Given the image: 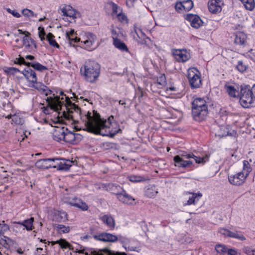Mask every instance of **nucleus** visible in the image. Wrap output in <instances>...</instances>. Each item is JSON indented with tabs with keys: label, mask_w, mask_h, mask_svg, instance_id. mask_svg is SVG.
<instances>
[{
	"label": "nucleus",
	"mask_w": 255,
	"mask_h": 255,
	"mask_svg": "<svg viewBox=\"0 0 255 255\" xmlns=\"http://www.w3.org/2000/svg\"><path fill=\"white\" fill-rule=\"evenodd\" d=\"M158 193L154 186L148 188L145 191V195L149 198H153Z\"/></svg>",
	"instance_id": "nucleus-39"
},
{
	"label": "nucleus",
	"mask_w": 255,
	"mask_h": 255,
	"mask_svg": "<svg viewBox=\"0 0 255 255\" xmlns=\"http://www.w3.org/2000/svg\"><path fill=\"white\" fill-rule=\"evenodd\" d=\"M69 204L72 206L80 209L82 211H87L89 208L88 206L85 202L76 197L70 199Z\"/></svg>",
	"instance_id": "nucleus-19"
},
{
	"label": "nucleus",
	"mask_w": 255,
	"mask_h": 255,
	"mask_svg": "<svg viewBox=\"0 0 255 255\" xmlns=\"http://www.w3.org/2000/svg\"><path fill=\"white\" fill-rule=\"evenodd\" d=\"M54 228L60 234L68 233L70 231V227L65 226L61 224L55 225Z\"/></svg>",
	"instance_id": "nucleus-34"
},
{
	"label": "nucleus",
	"mask_w": 255,
	"mask_h": 255,
	"mask_svg": "<svg viewBox=\"0 0 255 255\" xmlns=\"http://www.w3.org/2000/svg\"><path fill=\"white\" fill-rule=\"evenodd\" d=\"M104 249L103 250H100L99 251H93L91 252V255H104L103 252L105 253L104 251Z\"/></svg>",
	"instance_id": "nucleus-63"
},
{
	"label": "nucleus",
	"mask_w": 255,
	"mask_h": 255,
	"mask_svg": "<svg viewBox=\"0 0 255 255\" xmlns=\"http://www.w3.org/2000/svg\"><path fill=\"white\" fill-rule=\"evenodd\" d=\"M185 18L190 22L191 26L194 28H198L203 25V21L197 15L189 13L185 15Z\"/></svg>",
	"instance_id": "nucleus-14"
},
{
	"label": "nucleus",
	"mask_w": 255,
	"mask_h": 255,
	"mask_svg": "<svg viewBox=\"0 0 255 255\" xmlns=\"http://www.w3.org/2000/svg\"><path fill=\"white\" fill-rule=\"evenodd\" d=\"M226 90L228 94L233 97H236V93H238L236 89L233 86H226Z\"/></svg>",
	"instance_id": "nucleus-42"
},
{
	"label": "nucleus",
	"mask_w": 255,
	"mask_h": 255,
	"mask_svg": "<svg viewBox=\"0 0 255 255\" xmlns=\"http://www.w3.org/2000/svg\"><path fill=\"white\" fill-rule=\"evenodd\" d=\"M136 0H127L126 1L127 5L129 7L133 6V3Z\"/></svg>",
	"instance_id": "nucleus-64"
},
{
	"label": "nucleus",
	"mask_w": 255,
	"mask_h": 255,
	"mask_svg": "<svg viewBox=\"0 0 255 255\" xmlns=\"http://www.w3.org/2000/svg\"><path fill=\"white\" fill-rule=\"evenodd\" d=\"M59 162L53 165V168H56L58 170L67 171L72 166L73 161L70 160H66L64 158H58Z\"/></svg>",
	"instance_id": "nucleus-16"
},
{
	"label": "nucleus",
	"mask_w": 255,
	"mask_h": 255,
	"mask_svg": "<svg viewBox=\"0 0 255 255\" xmlns=\"http://www.w3.org/2000/svg\"><path fill=\"white\" fill-rule=\"evenodd\" d=\"M187 78L192 89L200 87L202 83L200 72L196 68H189L188 70Z\"/></svg>",
	"instance_id": "nucleus-7"
},
{
	"label": "nucleus",
	"mask_w": 255,
	"mask_h": 255,
	"mask_svg": "<svg viewBox=\"0 0 255 255\" xmlns=\"http://www.w3.org/2000/svg\"><path fill=\"white\" fill-rule=\"evenodd\" d=\"M175 9L178 11L180 12V10H182V8H183V1L177 2V3L175 5Z\"/></svg>",
	"instance_id": "nucleus-60"
},
{
	"label": "nucleus",
	"mask_w": 255,
	"mask_h": 255,
	"mask_svg": "<svg viewBox=\"0 0 255 255\" xmlns=\"http://www.w3.org/2000/svg\"><path fill=\"white\" fill-rule=\"evenodd\" d=\"M27 66L29 67L31 66L34 69L39 71H43L48 69L46 66L41 65L38 62H35L27 63Z\"/></svg>",
	"instance_id": "nucleus-33"
},
{
	"label": "nucleus",
	"mask_w": 255,
	"mask_h": 255,
	"mask_svg": "<svg viewBox=\"0 0 255 255\" xmlns=\"http://www.w3.org/2000/svg\"><path fill=\"white\" fill-rule=\"evenodd\" d=\"M183 9L185 11H189L193 7V2L192 0H186L183 1Z\"/></svg>",
	"instance_id": "nucleus-44"
},
{
	"label": "nucleus",
	"mask_w": 255,
	"mask_h": 255,
	"mask_svg": "<svg viewBox=\"0 0 255 255\" xmlns=\"http://www.w3.org/2000/svg\"><path fill=\"white\" fill-rule=\"evenodd\" d=\"M63 140L73 144H77L81 140V135L78 133H74L67 128H65Z\"/></svg>",
	"instance_id": "nucleus-11"
},
{
	"label": "nucleus",
	"mask_w": 255,
	"mask_h": 255,
	"mask_svg": "<svg viewBox=\"0 0 255 255\" xmlns=\"http://www.w3.org/2000/svg\"><path fill=\"white\" fill-rule=\"evenodd\" d=\"M202 196V195L200 193H192V196L189 197V199L188 200L187 204L191 205L192 204H195L196 202H197L199 200Z\"/></svg>",
	"instance_id": "nucleus-37"
},
{
	"label": "nucleus",
	"mask_w": 255,
	"mask_h": 255,
	"mask_svg": "<svg viewBox=\"0 0 255 255\" xmlns=\"http://www.w3.org/2000/svg\"><path fill=\"white\" fill-rule=\"evenodd\" d=\"M96 35L91 32H86L83 35L81 43H83L86 48H92V46L96 40Z\"/></svg>",
	"instance_id": "nucleus-13"
},
{
	"label": "nucleus",
	"mask_w": 255,
	"mask_h": 255,
	"mask_svg": "<svg viewBox=\"0 0 255 255\" xmlns=\"http://www.w3.org/2000/svg\"><path fill=\"white\" fill-rule=\"evenodd\" d=\"M215 249L218 253L223 254L227 252L228 248L225 245L219 244L216 246Z\"/></svg>",
	"instance_id": "nucleus-48"
},
{
	"label": "nucleus",
	"mask_w": 255,
	"mask_h": 255,
	"mask_svg": "<svg viewBox=\"0 0 255 255\" xmlns=\"http://www.w3.org/2000/svg\"><path fill=\"white\" fill-rule=\"evenodd\" d=\"M60 100L63 102V105H65L67 109L69 111L70 109L73 110L75 112L81 114V109L74 103H72L68 96L65 95L62 91L59 92Z\"/></svg>",
	"instance_id": "nucleus-8"
},
{
	"label": "nucleus",
	"mask_w": 255,
	"mask_h": 255,
	"mask_svg": "<svg viewBox=\"0 0 255 255\" xmlns=\"http://www.w3.org/2000/svg\"><path fill=\"white\" fill-rule=\"evenodd\" d=\"M58 160V158L41 159L37 160L35 165L38 168L48 169L53 167V165L48 164L49 162H55Z\"/></svg>",
	"instance_id": "nucleus-18"
},
{
	"label": "nucleus",
	"mask_w": 255,
	"mask_h": 255,
	"mask_svg": "<svg viewBox=\"0 0 255 255\" xmlns=\"http://www.w3.org/2000/svg\"><path fill=\"white\" fill-rule=\"evenodd\" d=\"M241 1L245 8L249 10H253L255 7V0H240Z\"/></svg>",
	"instance_id": "nucleus-36"
},
{
	"label": "nucleus",
	"mask_w": 255,
	"mask_h": 255,
	"mask_svg": "<svg viewBox=\"0 0 255 255\" xmlns=\"http://www.w3.org/2000/svg\"><path fill=\"white\" fill-rule=\"evenodd\" d=\"M113 44L114 46L122 51H128V48L126 44L118 38H113Z\"/></svg>",
	"instance_id": "nucleus-29"
},
{
	"label": "nucleus",
	"mask_w": 255,
	"mask_h": 255,
	"mask_svg": "<svg viewBox=\"0 0 255 255\" xmlns=\"http://www.w3.org/2000/svg\"><path fill=\"white\" fill-rule=\"evenodd\" d=\"M22 42L25 48L29 52L36 49L37 48L34 41L32 39L28 38L27 36L23 37Z\"/></svg>",
	"instance_id": "nucleus-21"
},
{
	"label": "nucleus",
	"mask_w": 255,
	"mask_h": 255,
	"mask_svg": "<svg viewBox=\"0 0 255 255\" xmlns=\"http://www.w3.org/2000/svg\"><path fill=\"white\" fill-rule=\"evenodd\" d=\"M191 158H193L196 163L198 164H204L209 159V156L206 155V156L201 157L199 156H196L194 154V156H192Z\"/></svg>",
	"instance_id": "nucleus-40"
},
{
	"label": "nucleus",
	"mask_w": 255,
	"mask_h": 255,
	"mask_svg": "<svg viewBox=\"0 0 255 255\" xmlns=\"http://www.w3.org/2000/svg\"><path fill=\"white\" fill-rule=\"evenodd\" d=\"M134 32L136 34L137 38H138L140 40H138L135 36H134V39H136L138 42L141 45L146 44V39H148V38L146 37L145 35L142 32L141 29L137 28H134Z\"/></svg>",
	"instance_id": "nucleus-26"
},
{
	"label": "nucleus",
	"mask_w": 255,
	"mask_h": 255,
	"mask_svg": "<svg viewBox=\"0 0 255 255\" xmlns=\"http://www.w3.org/2000/svg\"><path fill=\"white\" fill-rule=\"evenodd\" d=\"M65 131V128H64L55 130L53 135V139L57 141L63 140Z\"/></svg>",
	"instance_id": "nucleus-30"
},
{
	"label": "nucleus",
	"mask_w": 255,
	"mask_h": 255,
	"mask_svg": "<svg viewBox=\"0 0 255 255\" xmlns=\"http://www.w3.org/2000/svg\"><path fill=\"white\" fill-rule=\"evenodd\" d=\"M110 7L112 9V14L117 15L119 12L122 11V8L113 1L108 2Z\"/></svg>",
	"instance_id": "nucleus-35"
},
{
	"label": "nucleus",
	"mask_w": 255,
	"mask_h": 255,
	"mask_svg": "<svg viewBox=\"0 0 255 255\" xmlns=\"http://www.w3.org/2000/svg\"><path fill=\"white\" fill-rule=\"evenodd\" d=\"M247 177L243 171H241L235 175L229 176L228 179L231 184L235 186H240L244 183Z\"/></svg>",
	"instance_id": "nucleus-10"
},
{
	"label": "nucleus",
	"mask_w": 255,
	"mask_h": 255,
	"mask_svg": "<svg viewBox=\"0 0 255 255\" xmlns=\"http://www.w3.org/2000/svg\"><path fill=\"white\" fill-rule=\"evenodd\" d=\"M80 41V38H78L77 36L75 37H72L71 39H70L69 40V43L70 45H72L74 46V44L79 42Z\"/></svg>",
	"instance_id": "nucleus-59"
},
{
	"label": "nucleus",
	"mask_w": 255,
	"mask_h": 255,
	"mask_svg": "<svg viewBox=\"0 0 255 255\" xmlns=\"http://www.w3.org/2000/svg\"><path fill=\"white\" fill-rule=\"evenodd\" d=\"M244 167L243 171L245 173V175L247 176H248L252 169L250 167V165L248 161H244L243 162Z\"/></svg>",
	"instance_id": "nucleus-46"
},
{
	"label": "nucleus",
	"mask_w": 255,
	"mask_h": 255,
	"mask_svg": "<svg viewBox=\"0 0 255 255\" xmlns=\"http://www.w3.org/2000/svg\"><path fill=\"white\" fill-rule=\"evenodd\" d=\"M156 84L160 87L164 86L166 84V77L164 74H161L157 78Z\"/></svg>",
	"instance_id": "nucleus-41"
},
{
	"label": "nucleus",
	"mask_w": 255,
	"mask_h": 255,
	"mask_svg": "<svg viewBox=\"0 0 255 255\" xmlns=\"http://www.w3.org/2000/svg\"><path fill=\"white\" fill-rule=\"evenodd\" d=\"M225 129V128L224 127L220 128V131H219V132H218V135L219 136L223 137V136H225L229 135V132L228 131L225 133L222 132V129Z\"/></svg>",
	"instance_id": "nucleus-62"
},
{
	"label": "nucleus",
	"mask_w": 255,
	"mask_h": 255,
	"mask_svg": "<svg viewBox=\"0 0 255 255\" xmlns=\"http://www.w3.org/2000/svg\"><path fill=\"white\" fill-rule=\"evenodd\" d=\"M220 232L225 236L235 238L242 241H245L246 239L245 237L240 231H231L226 229H221Z\"/></svg>",
	"instance_id": "nucleus-15"
},
{
	"label": "nucleus",
	"mask_w": 255,
	"mask_h": 255,
	"mask_svg": "<svg viewBox=\"0 0 255 255\" xmlns=\"http://www.w3.org/2000/svg\"><path fill=\"white\" fill-rule=\"evenodd\" d=\"M51 244L52 245L59 244L62 249H69V250L72 249L71 245L65 239H61L56 241H52L51 242Z\"/></svg>",
	"instance_id": "nucleus-31"
},
{
	"label": "nucleus",
	"mask_w": 255,
	"mask_h": 255,
	"mask_svg": "<svg viewBox=\"0 0 255 255\" xmlns=\"http://www.w3.org/2000/svg\"><path fill=\"white\" fill-rule=\"evenodd\" d=\"M173 54L176 60L179 62H185L190 58V54L186 50L177 49Z\"/></svg>",
	"instance_id": "nucleus-17"
},
{
	"label": "nucleus",
	"mask_w": 255,
	"mask_h": 255,
	"mask_svg": "<svg viewBox=\"0 0 255 255\" xmlns=\"http://www.w3.org/2000/svg\"><path fill=\"white\" fill-rule=\"evenodd\" d=\"M33 221L34 218L33 217H31L29 219L24 220L22 222H18L17 223L25 227L27 231H31L33 229Z\"/></svg>",
	"instance_id": "nucleus-32"
},
{
	"label": "nucleus",
	"mask_w": 255,
	"mask_h": 255,
	"mask_svg": "<svg viewBox=\"0 0 255 255\" xmlns=\"http://www.w3.org/2000/svg\"><path fill=\"white\" fill-rule=\"evenodd\" d=\"M5 72H7L9 74H14L17 72H19L20 71L16 68H14V67H9V68H7V69L6 70H5Z\"/></svg>",
	"instance_id": "nucleus-56"
},
{
	"label": "nucleus",
	"mask_w": 255,
	"mask_h": 255,
	"mask_svg": "<svg viewBox=\"0 0 255 255\" xmlns=\"http://www.w3.org/2000/svg\"><path fill=\"white\" fill-rule=\"evenodd\" d=\"M9 226L4 223V221H2L0 223V237L3 235L5 232L9 230Z\"/></svg>",
	"instance_id": "nucleus-47"
},
{
	"label": "nucleus",
	"mask_w": 255,
	"mask_h": 255,
	"mask_svg": "<svg viewBox=\"0 0 255 255\" xmlns=\"http://www.w3.org/2000/svg\"><path fill=\"white\" fill-rule=\"evenodd\" d=\"M247 36L243 32H238L234 40L235 43L240 46H244L246 41Z\"/></svg>",
	"instance_id": "nucleus-27"
},
{
	"label": "nucleus",
	"mask_w": 255,
	"mask_h": 255,
	"mask_svg": "<svg viewBox=\"0 0 255 255\" xmlns=\"http://www.w3.org/2000/svg\"><path fill=\"white\" fill-rule=\"evenodd\" d=\"M118 241H119L123 245V247L126 251H135V248L129 245L131 240L126 237L121 235L118 236Z\"/></svg>",
	"instance_id": "nucleus-22"
},
{
	"label": "nucleus",
	"mask_w": 255,
	"mask_h": 255,
	"mask_svg": "<svg viewBox=\"0 0 255 255\" xmlns=\"http://www.w3.org/2000/svg\"><path fill=\"white\" fill-rule=\"evenodd\" d=\"M59 12L63 16H68L73 19L77 17L79 13L70 5L62 4L59 9Z\"/></svg>",
	"instance_id": "nucleus-9"
},
{
	"label": "nucleus",
	"mask_w": 255,
	"mask_h": 255,
	"mask_svg": "<svg viewBox=\"0 0 255 255\" xmlns=\"http://www.w3.org/2000/svg\"><path fill=\"white\" fill-rule=\"evenodd\" d=\"M240 93V102L243 107L255 106V84L252 87L250 85H241Z\"/></svg>",
	"instance_id": "nucleus-3"
},
{
	"label": "nucleus",
	"mask_w": 255,
	"mask_h": 255,
	"mask_svg": "<svg viewBox=\"0 0 255 255\" xmlns=\"http://www.w3.org/2000/svg\"><path fill=\"white\" fill-rule=\"evenodd\" d=\"M116 196L119 201L126 204H130L132 201L134 200L132 197L128 195L124 190L122 192L117 193Z\"/></svg>",
	"instance_id": "nucleus-25"
},
{
	"label": "nucleus",
	"mask_w": 255,
	"mask_h": 255,
	"mask_svg": "<svg viewBox=\"0 0 255 255\" xmlns=\"http://www.w3.org/2000/svg\"><path fill=\"white\" fill-rule=\"evenodd\" d=\"M6 10L8 13L11 14L13 16H14L15 17L18 18L20 16V14L18 12H17L14 10H11L9 8H6Z\"/></svg>",
	"instance_id": "nucleus-57"
},
{
	"label": "nucleus",
	"mask_w": 255,
	"mask_h": 255,
	"mask_svg": "<svg viewBox=\"0 0 255 255\" xmlns=\"http://www.w3.org/2000/svg\"><path fill=\"white\" fill-rule=\"evenodd\" d=\"M93 238L96 240L104 242L114 243L118 241V236L106 232L93 235Z\"/></svg>",
	"instance_id": "nucleus-12"
},
{
	"label": "nucleus",
	"mask_w": 255,
	"mask_h": 255,
	"mask_svg": "<svg viewBox=\"0 0 255 255\" xmlns=\"http://www.w3.org/2000/svg\"><path fill=\"white\" fill-rule=\"evenodd\" d=\"M220 0H211L208 2V8L209 11L213 13H216L222 10Z\"/></svg>",
	"instance_id": "nucleus-20"
},
{
	"label": "nucleus",
	"mask_w": 255,
	"mask_h": 255,
	"mask_svg": "<svg viewBox=\"0 0 255 255\" xmlns=\"http://www.w3.org/2000/svg\"><path fill=\"white\" fill-rule=\"evenodd\" d=\"M192 113L195 120L200 122L205 119L208 113L206 101L201 98L194 99L192 103Z\"/></svg>",
	"instance_id": "nucleus-4"
},
{
	"label": "nucleus",
	"mask_w": 255,
	"mask_h": 255,
	"mask_svg": "<svg viewBox=\"0 0 255 255\" xmlns=\"http://www.w3.org/2000/svg\"><path fill=\"white\" fill-rule=\"evenodd\" d=\"M67 213L63 211L55 210L53 212L52 220L55 222H63L67 220Z\"/></svg>",
	"instance_id": "nucleus-23"
},
{
	"label": "nucleus",
	"mask_w": 255,
	"mask_h": 255,
	"mask_svg": "<svg viewBox=\"0 0 255 255\" xmlns=\"http://www.w3.org/2000/svg\"><path fill=\"white\" fill-rule=\"evenodd\" d=\"M80 71L85 79L92 83L97 81L99 76L100 66L95 61L88 60L85 63L84 71L82 68H81Z\"/></svg>",
	"instance_id": "nucleus-2"
},
{
	"label": "nucleus",
	"mask_w": 255,
	"mask_h": 255,
	"mask_svg": "<svg viewBox=\"0 0 255 255\" xmlns=\"http://www.w3.org/2000/svg\"><path fill=\"white\" fill-rule=\"evenodd\" d=\"M128 178L132 182H140L144 181L143 177L137 175H130L128 177Z\"/></svg>",
	"instance_id": "nucleus-45"
},
{
	"label": "nucleus",
	"mask_w": 255,
	"mask_h": 255,
	"mask_svg": "<svg viewBox=\"0 0 255 255\" xmlns=\"http://www.w3.org/2000/svg\"><path fill=\"white\" fill-rule=\"evenodd\" d=\"M54 38L55 36L54 35L50 32L48 33L46 36V39L48 40L49 44L53 47L59 48L60 46L55 41Z\"/></svg>",
	"instance_id": "nucleus-38"
},
{
	"label": "nucleus",
	"mask_w": 255,
	"mask_h": 255,
	"mask_svg": "<svg viewBox=\"0 0 255 255\" xmlns=\"http://www.w3.org/2000/svg\"><path fill=\"white\" fill-rule=\"evenodd\" d=\"M11 121L12 123H14L16 125H22L23 120L19 116L16 115H13L12 117Z\"/></svg>",
	"instance_id": "nucleus-50"
},
{
	"label": "nucleus",
	"mask_w": 255,
	"mask_h": 255,
	"mask_svg": "<svg viewBox=\"0 0 255 255\" xmlns=\"http://www.w3.org/2000/svg\"><path fill=\"white\" fill-rule=\"evenodd\" d=\"M14 63L15 64H20V65L23 64V65L27 66V63H29V62H26L24 58L22 57H21L19 55V58H16V59L14 61Z\"/></svg>",
	"instance_id": "nucleus-55"
},
{
	"label": "nucleus",
	"mask_w": 255,
	"mask_h": 255,
	"mask_svg": "<svg viewBox=\"0 0 255 255\" xmlns=\"http://www.w3.org/2000/svg\"><path fill=\"white\" fill-rule=\"evenodd\" d=\"M192 156H194L193 153L186 152L175 156L173 159L175 166L183 168L190 167L193 164V162L189 160Z\"/></svg>",
	"instance_id": "nucleus-6"
},
{
	"label": "nucleus",
	"mask_w": 255,
	"mask_h": 255,
	"mask_svg": "<svg viewBox=\"0 0 255 255\" xmlns=\"http://www.w3.org/2000/svg\"><path fill=\"white\" fill-rule=\"evenodd\" d=\"M104 251L105 253L107 254L108 255H127L125 252H114L107 248L104 249Z\"/></svg>",
	"instance_id": "nucleus-52"
},
{
	"label": "nucleus",
	"mask_w": 255,
	"mask_h": 255,
	"mask_svg": "<svg viewBox=\"0 0 255 255\" xmlns=\"http://www.w3.org/2000/svg\"><path fill=\"white\" fill-rule=\"evenodd\" d=\"M38 30H39V37L40 38L41 40L42 41L44 39H45L44 35L45 34V33L44 28H41L40 27H39Z\"/></svg>",
	"instance_id": "nucleus-58"
},
{
	"label": "nucleus",
	"mask_w": 255,
	"mask_h": 255,
	"mask_svg": "<svg viewBox=\"0 0 255 255\" xmlns=\"http://www.w3.org/2000/svg\"><path fill=\"white\" fill-rule=\"evenodd\" d=\"M102 222L106 224L109 227L114 228L115 226V222L113 218L108 215H104L100 218Z\"/></svg>",
	"instance_id": "nucleus-28"
},
{
	"label": "nucleus",
	"mask_w": 255,
	"mask_h": 255,
	"mask_svg": "<svg viewBox=\"0 0 255 255\" xmlns=\"http://www.w3.org/2000/svg\"><path fill=\"white\" fill-rule=\"evenodd\" d=\"M118 19L122 22H128V18L127 16L123 13L122 11L119 12V13L117 15Z\"/></svg>",
	"instance_id": "nucleus-54"
},
{
	"label": "nucleus",
	"mask_w": 255,
	"mask_h": 255,
	"mask_svg": "<svg viewBox=\"0 0 255 255\" xmlns=\"http://www.w3.org/2000/svg\"><path fill=\"white\" fill-rule=\"evenodd\" d=\"M22 73L26 79L31 83L36 82V74L35 72L29 67L28 68H27V69H24Z\"/></svg>",
	"instance_id": "nucleus-24"
},
{
	"label": "nucleus",
	"mask_w": 255,
	"mask_h": 255,
	"mask_svg": "<svg viewBox=\"0 0 255 255\" xmlns=\"http://www.w3.org/2000/svg\"><path fill=\"white\" fill-rule=\"evenodd\" d=\"M85 130L96 134L114 137L122 129L116 122H114V117L111 116L107 120L102 119L97 111L94 110L93 115L88 111L85 115Z\"/></svg>",
	"instance_id": "nucleus-1"
},
{
	"label": "nucleus",
	"mask_w": 255,
	"mask_h": 255,
	"mask_svg": "<svg viewBox=\"0 0 255 255\" xmlns=\"http://www.w3.org/2000/svg\"><path fill=\"white\" fill-rule=\"evenodd\" d=\"M32 85L31 87L34 88L35 89L39 90V91H43L44 90V89L46 88V86L43 84L41 83H38L37 81L36 82L31 83Z\"/></svg>",
	"instance_id": "nucleus-49"
},
{
	"label": "nucleus",
	"mask_w": 255,
	"mask_h": 255,
	"mask_svg": "<svg viewBox=\"0 0 255 255\" xmlns=\"http://www.w3.org/2000/svg\"><path fill=\"white\" fill-rule=\"evenodd\" d=\"M42 92L45 94L46 96L49 95H52V96H50L47 98L46 99V102L50 109L56 112L60 111L62 107L63 102H61L60 100V97L57 95H55V93L54 92L46 86L44 90Z\"/></svg>",
	"instance_id": "nucleus-5"
},
{
	"label": "nucleus",
	"mask_w": 255,
	"mask_h": 255,
	"mask_svg": "<svg viewBox=\"0 0 255 255\" xmlns=\"http://www.w3.org/2000/svg\"><path fill=\"white\" fill-rule=\"evenodd\" d=\"M237 69L241 73L244 72L246 70V66L244 65L242 61H239L236 66Z\"/></svg>",
	"instance_id": "nucleus-53"
},
{
	"label": "nucleus",
	"mask_w": 255,
	"mask_h": 255,
	"mask_svg": "<svg viewBox=\"0 0 255 255\" xmlns=\"http://www.w3.org/2000/svg\"><path fill=\"white\" fill-rule=\"evenodd\" d=\"M22 13L24 16L28 17L36 16V14H35L33 11L27 8L23 9L22 11Z\"/></svg>",
	"instance_id": "nucleus-51"
},
{
	"label": "nucleus",
	"mask_w": 255,
	"mask_h": 255,
	"mask_svg": "<svg viewBox=\"0 0 255 255\" xmlns=\"http://www.w3.org/2000/svg\"><path fill=\"white\" fill-rule=\"evenodd\" d=\"M0 244L6 248V245H12L13 244V241L9 238L6 237L5 236H3V239L1 238L0 240Z\"/></svg>",
	"instance_id": "nucleus-43"
},
{
	"label": "nucleus",
	"mask_w": 255,
	"mask_h": 255,
	"mask_svg": "<svg viewBox=\"0 0 255 255\" xmlns=\"http://www.w3.org/2000/svg\"><path fill=\"white\" fill-rule=\"evenodd\" d=\"M227 253L229 255H240L236 250L233 249H227Z\"/></svg>",
	"instance_id": "nucleus-61"
}]
</instances>
